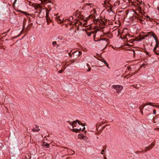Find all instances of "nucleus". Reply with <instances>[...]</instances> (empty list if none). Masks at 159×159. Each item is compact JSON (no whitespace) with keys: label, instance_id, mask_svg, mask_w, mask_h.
Listing matches in <instances>:
<instances>
[{"label":"nucleus","instance_id":"obj_1","mask_svg":"<svg viewBox=\"0 0 159 159\" xmlns=\"http://www.w3.org/2000/svg\"><path fill=\"white\" fill-rule=\"evenodd\" d=\"M70 124L72 128L70 129L74 132H79L81 131H83L85 129L84 124H80V121L77 120L72 122H70Z\"/></svg>","mask_w":159,"mask_h":159},{"label":"nucleus","instance_id":"obj_2","mask_svg":"<svg viewBox=\"0 0 159 159\" xmlns=\"http://www.w3.org/2000/svg\"><path fill=\"white\" fill-rule=\"evenodd\" d=\"M148 37H149L148 40H149L150 39L153 38L156 42L157 41L156 35L154 34H152L150 32H148L145 34H141L139 35L136 37L135 39L136 41H140L142 39H144L145 38Z\"/></svg>","mask_w":159,"mask_h":159},{"label":"nucleus","instance_id":"obj_3","mask_svg":"<svg viewBox=\"0 0 159 159\" xmlns=\"http://www.w3.org/2000/svg\"><path fill=\"white\" fill-rule=\"evenodd\" d=\"M142 11L141 9H138L135 12V15L134 16L135 18L139 20L140 22H142L143 21V18L142 16Z\"/></svg>","mask_w":159,"mask_h":159},{"label":"nucleus","instance_id":"obj_4","mask_svg":"<svg viewBox=\"0 0 159 159\" xmlns=\"http://www.w3.org/2000/svg\"><path fill=\"white\" fill-rule=\"evenodd\" d=\"M112 87L115 89L116 91V92L117 93H120L123 89L122 86L120 85H113Z\"/></svg>","mask_w":159,"mask_h":159},{"label":"nucleus","instance_id":"obj_5","mask_svg":"<svg viewBox=\"0 0 159 159\" xmlns=\"http://www.w3.org/2000/svg\"><path fill=\"white\" fill-rule=\"evenodd\" d=\"M34 7L35 10L39 11L40 13L41 12L42 9H41V7L39 4H34Z\"/></svg>","mask_w":159,"mask_h":159},{"label":"nucleus","instance_id":"obj_6","mask_svg":"<svg viewBox=\"0 0 159 159\" xmlns=\"http://www.w3.org/2000/svg\"><path fill=\"white\" fill-rule=\"evenodd\" d=\"M56 20L59 23L63 22V18L61 16H57L56 17Z\"/></svg>","mask_w":159,"mask_h":159},{"label":"nucleus","instance_id":"obj_7","mask_svg":"<svg viewBox=\"0 0 159 159\" xmlns=\"http://www.w3.org/2000/svg\"><path fill=\"white\" fill-rule=\"evenodd\" d=\"M36 127L33 128L32 131L34 132H39L40 130V129L39 128V126L38 125H35Z\"/></svg>","mask_w":159,"mask_h":159},{"label":"nucleus","instance_id":"obj_8","mask_svg":"<svg viewBox=\"0 0 159 159\" xmlns=\"http://www.w3.org/2000/svg\"><path fill=\"white\" fill-rule=\"evenodd\" d=\"M42 145L43 147L47 148H48L49 147V144L45 142H43V143Z\"/></svg>","mask_w":159,"mask_h":159},{"label":"nucleus","instance_id":"obj_9","mask_svg":"<svg viewBox=\"0 0 159 159\" xmlns=\"http://www.w3.org/2000/svg\"><path fill=\"white\" fill-rule=\"evenodd\" d=\"M76 53V55H77L78 57H79L80 54H82V52L81 51H79L78 52L77 51H75L73 52V54H74Z\"/></svg>","mask_w":159,"mask_h":159},{"label":"nucleus","instance_id":"obj_10","mask_svg":"<svg viewBox=\"0 0 159 159\" xmlns=\"http://www.w3.org/2000/svg\"><path fill=\"white\" fill-rule=\"evenodd\" d=\"M152 104V103L151 102H148V103H146L145 104V105H151L152 106H153V107H157V106L155 105H152L151 104Z\"/></svg>","mask_w":159,"mask_h":159},{"label":"nucleus","instance_id":"obj_11","mask_svg":"<svg viewBox=\"0 0 159 159\" xmlns=\"http://www.w3.org/2000/svg\"><path fill=\"white\" fill-rule=\"evenodd\" d=\"M158 47V44H156V45L155 46V47H154L153 49V51L154 52H155V51H156V49Z\"/></svg>","mask_w":159,"mask_h":159},{"label":"nucleus","instance_id":"obj_12","mask_svg":"<svg viewBox=\"0 0 159 159\" xmlns=\"http://www.w3.org/2000/svg\"><path fill=\"white\" fill-rule=\"evenodd\" d=\"M145 17H146L147 18H148V19H147V20H149L150 21H152V18H150L148 16H145Z\"/></svg>","mask_w":159,"mask_h":159},{"label":"nucleus","instance_id":"obj_13","mask_svg":"<svg viewBox=\"0 0 159 159\" xmlns=\"http://www.w3.org/2000/svg\"><path fill=\"white\" fill-rule=\"evenodd\" d=\"M57 44V42L56 41H54L52 42V44L53 46H55Z\"/></svg>","mask_w":159,"mask_h":159},{"label":"nucleus","instance_id":"obj_14","mask_svg":"<svg viewBox=\"0 0 159 159\" xmlns=\"http://www.w3.org/2000/svg\"><path fill=\"white\" fill-rule=\"evenodd\" d=\"M103 62L106 65V66H107L108 68H109V67L108 66H109L108 64L107 63L106 61H104Z\"/></svg>","mask_w":159,"mask_h":159},{"label":"nucleus","instance_id":"obj_15","mask_svg":"<svg viewBox=\"0 0 159 159\" xmlns=\"http://www.w3.org/2000/svg\"><path fill=\"white\" fill-rule=\"evenodd\" d=\"M145 53L148 55L150 56H151V55H150V53L148 52L147 51H145Z\"/></svg>","mask_w":159,"mask_h":159},{"label":"nucleus","instance_id":"obj_16","mask_svg":"<svg viewBox=\"0 0 159 159\" xmlns=\"http://www.w3.org/2000/svg\"><path fill=\"white\" fill-rule=\"evenodd\" d=\"M69 55V56H70L71 57H72V55H73V57H74V54H73V53H72V54H71L70 52H69L68 53Z\"/></svg>","mask_w":159,"mask_h":159},{"label":"nucleus","instance_id":"obj_17","mask_svg":"<svg viewBox=\"0 0 159 159\" xmlns=\"http://www.w3.org/2000/svg\"><path fill=\"white\" fill-rule=\"evenodd\" d=\"M73 18V17L71 16L70 17H69L68 19V20L71 21V20H72Z\"/></svg>","mask_w":159,"mask_h":159},{"label":"nucleus","instance_id":"obj_18","mask_svg":"<svg viewBox=\"0 0 159 159\" xmlns=\"http://www.w3.org/2000/svg\"><path fill=\"white\" fill-rule=\"evenodd\" d=\"M68 20V19L63 18V22H66V21Z\"/></svg>","mask_w":159,"mask_h":159},{"label":"nucleus","instance_id":"obj_19","mask_svg":"<svg viewBox=\"0 0 159 159\" xmlns=\"http://www.w3.org/2000/svg\"><path fill=\"white\" fill-rule=\"evenodd\" d=\"M91 70V67H90L87 70V71H88V72H89V71H90Z\"/></svg>","mask_w":159,"mask_h":159},{"label":"nucleus","instance_id":"obj_20","mask_svg":"<svg viewBox=\"0 0 159 159\" xmlns=\"http://www.w3.org/2000/svg\"><path fill=\"white\" fill-rule=\"evenodd\" d=\"M156 110L155 109H154L153 110V113L154 114H156Z\"/></svg>","mask_w":159,"mask_h":159},{"label":"nucleus","instance_id":"obj_21","mask_svg":"<svg viewBox=\"0 0 159 159\" xmlns=\"http://www.w3.org/2000/svg\"><path fill=\"white\" fill-rule=\"evenodd\" d=\"M63 70H60L58 71V73H62L63 72Z\"/></svg>","mask_w":159,"mask_h":159},{"label":"nucleus","instance_id":"obj_22","mask_svg":"<svg viewBox=\"0 0 159 159\" xmlns=\"http://www.w3.org/2000/svg\"><path fill=\"white\" fill-rule=\"evenodd\" d=\"M70 61L71 63H73L75 62V61L74 60H70Z\"/></svg>","mask_w":159,"mask_h":159},{"label":"nucleus","instance_id":"obj_23","mask_svg":"<svg viewBox=\"0 0 159 159\" xmlns=\"http://www.w3.org/2000/svg\"><path fill=\"white\" fill-rule=\"evenodd\" d=\"M157 55H159V53L157 52H156V51H155V52H154Z\"/></svg>","mask_w":159,"mask_h":159},{"label":"nucleus","instance_id":"obj_24","mask_svg":"<svg viewBox=\"0 0 159 159\" xmlns=\"http://www.w3.org/2000/svg\"><path fill=\"white\" fill-rule=\"evenodd\" d=\"M103 152H104V150H102V152H101V154H103Z\"/></svg>","mask_w":159,"mask_h":159},{"label":"nucleus","instance_id":"obj_25","mask_svg":"<svg viewBox=\"0 0 159 159\" xmlns=\"http://www.w3.org/2000/svg\"><path fill=\"white\" fill-rule=\"evenodd\" d=\"M91 34H90V33H88V34H87V35H88V36H91Z\"/></svg>","mask_w":159,"mask_h":159},{"label":"nucleus","instance_id":"obj_26","mask_svg":"<svg viewBox=\"0 0 159 159\" xmlns=\"http://www.w3.org/2000/svg\"><path fill=\"white\" fill-rule=\"evenodd\" d=\"M130 68V67L129 66H128L127 67V69H128L129 70V69Z\"/></svg>","mask_w":159,"mask_h":159},{"label":"nucleus","instance_id":"obj_27","mask_svg":"<svg viewBox=\"0 0 159 159\" xmlns=\"http://www.w3.org/2000/svg\"><path fill=\"white\" fill-rule=\"evenodd\" d=\"M141 113L142 114V115H143V111H141Z\"/></svg>","mask_w":159,"mask_h":159},{"label":"nucleus","instance_id":"obj_28","mask_svg":"<svg viewBox=\"0 0 159 159\" xmlns=\"http://www.w3.org/2000/svg\"><path fill=\"white\" fill-rule=\"evenodd\" d=\"M147 148V149H146V151L148 150V149H149L148 148Z\"/></svg>","mask_w":159,"mask_h":159},{"label":"nucleus","instance_id":"obj_29","mask_svg":"<svg viewBox=\"0 0 159 159\" xmlns=\"http://www.w3.org/2000/svg\"><path fill=\"white\" fill-rule=\"evenodd\" d=\"M46 17L47 16V12H46Z\"/></svg>","mask_w":159,"mask_h":159},{"label":"nucleus","instance_id":"obj_30","mask_svg":"<svg viewBox=\"0 0 159 159\" xmlns=\"http://www.w3.org/2000/svg\"><path fill=\"white\" fill-rule=\"evenodd\" d=\"M104 40L103 39H101L99 40Z\"/></svg>","mask_w":159,"mask_h":159},{"label":"nucleus","instance_id":"obj_31","mask_svg":"<svg viewBox=\"0 0 159 159\" xmlns=\"http://www.w3.org/2000/svg\"><path fill=\"white\" fill-rule=\"evenodd\" d=\"M104 159H107V158H106V157H104Z\"/></svg>","mask_w":159,"mask_h":159},{"label":"nucleus","instance_id":"obj_32","mask_svg":"<svg viewBox=\"0 0 159 159\" xmlns=\"http://www.w3.org/2000/svg\"><path fill=\"white\" fill-rule=\"evenodd\" d=\"M6 33V32H5V33H3V34H5V33Z\"/></svg>","mask_w":159,"mask_h":159},{"label":"nucleus","instance_id":"obj_33","mask_svg":"<svg viewBox=\"0 0 159 159\" xmlns=\"http://www.w3.org/2000/svg\"><path fill=\"white\" fill-rule=\"evenodd\" d=\"M142 3H143H143L142 2L141 3V4H142Z\"/></svg>","mask_w":159,"mask_h":159},{"label":"nucleus","instance_id":"obj_34","mask_svg":"<svg viewBox=\"0 0 159 159\" xmlns=\"http://www.w3.org/2000/svg\"><path fill=\"white\" fill-rule=\"evenodd\" d=\"M26 12H24V13H25V14H26Z\"/></svg>","mask_w":159,"mask_h":159},{"label":"nucleus","instance_id":"obj_35","mask_svg":"<svg viewBox=\"0 0 159 159\" xmlns=\"http://www.w3.org/2000/svg\"><path fill=\"white\" fill-rule=\"evenodd\" d=\"M58 46H59V45H57V47H58Z\"/></svg>","mask_w":159,"mask_h":159},{"label":"nucleus","instance_id":"obj_36","mask_svg":"<svg viewBox=\"0 0 159 159\" xmlns=\"http://www.w3.org/2000/svg\"><path fill=\"white\" fill-rule=\"evenodd\" d=\"M9 30H8V31H7V32H8L9 31Z\"/></svg>","mask_w":159,"mask_h":159},{"label":"nucleus","instance_id":"obj_37","mask_svg":"<svg viewBox=\"0 0 159 159\" xmlns=\"http://www.w3.org/2000/svg\"><path fill=\"white\" fill-rule=\"evenodd\" d=\"M19 37V36H18L16 37Z\"/></svg>","mask_w":159,"mask_h":159}]
</instances>
